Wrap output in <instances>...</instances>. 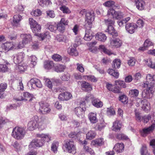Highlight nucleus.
Segmentation results:
<instances>
[{"label":"nucleus","instance_id":"obj_23","mask_svg":"<svg viewBox=\"0 0 155 155\" xmlns=\"http://www.w3.org/2000/svg\"><path fill=\"white\" fill-rule=\"evenodd\" d=\"M85 108H81L77 107L74 109V112L76 115L78 117H82L84 116Z\"/></svg>","mask_w":155,"mask_h":155},{"label":"nucleus","instance_id":"obj_59","mask_svg":"<svg viewBox=\"0 0 155 155\" xmlns=\"http://www.w3.org/2000/svg\"><path fill=\"white\" fill-rule=\"evenodd\" d=\"M151 118V117L150 115H145L142 117V121L144 123H147Z\"/></svg>","mask_w":155,"mask_h":155},{"label":"nucleus","instance_id":"obj_56","mask_svg":"<svg viewBox=\"0 0 155 155\" xmlns=\"http://www.w3.org/2000/svg\"><path fill=\"white\" fill-rule=\"evenodd\" d=\"M115 2L113 1L110 0L105 2L103 5L106 7H111L114 5Z\"/></svg>","mask_w":155,"mask_h":155},{"label":"nucleus","instance_id":"obj_20","mask_svg":"<svg viewBox=\"0 0 155 155\" xmlns=\"http://www.w3.org/2000/svg\"><path fill=\"white\" fill-rule=\"evenodd\" d=\"M122 41L118 38L112 39L110 41V45L113 48H119L122 45Z\"/></svg>","mask_w":155,"mask_h":155},{"label":"nucleus","instance_id":"obj_6","mask_svg":"<svg viewBox=\"0 0 155 155\" xmlns=\"http://www.w3.org/2000/svg\"><path fill=\"white\" fill-rule=\"evenodd\" d=\"M94 19V14L93 12H87L85 14V24L84 26L85 28L91 29Z\"/></svg>","mask_w":155,"mask_h":155},{"label":"nucleus","instance_id":"obj_41","mask_svg":"<svg viewBox=\"0 0 155 155\" xmlns=\"http://www.w3.org/2000/svg\"><path fill=\"white\" fill-rule=\"evenodd\" d=\"M36 57L34 55H32L29 57L28 60L31 62V64L32 67H34L36 64Z\"/></svg>","mask_w":155,"mask_h":155},{"label":"nucleus","instance_id":"obj_63","mask_svg":"<svg viewBox=\"0 0 155 155\" xmlns=\"http://www.w3.org/2000/svg\"><path fill=\"white\" fill-rule=\"evenodd\" d=\"M135 119L138 122H140L142 121V117L140 115V113L138 112L135 113Z\"/></svg>","mask_w":155,"mask_h":155},{"label":"nucleus","instance_id":"obj_30","mask_svg":"<svg viewBox=\"0 0 155 155\" xmlns=\"http://www.w3.org/2000/svg\"><path fill=\"white\" fill-rule=\"evenodd\" d=\"M68 52L70 55L76 56L78 55V53L77 50L76 48H73L72 47H70L68 49Z\"/></svg>","mask_w":155,"mask_h":155},{"label":"nucleus","instance_id":"obj_1","mask_svg":"<svg viewBox=\"0 0 155 155\" xmlns=\"http://www.w3.org/2000/svg\"><path fill=\"white\" fill-rule=\"evenodd\" d=\"M36 128H38L40 130H42L45 128V125L42 118H39L38 116L35 115L28 123L27 128L29 130H33Z\"/></svg>","mask_w":155,"mask_h":155},{"label":"nucleus","instance_id":"obj_47","mask_svg":"<svg viewBox=\"0 0 155 155\" xmlns=\"http://www.w3.org/2000/svg\"><path fill=\"white\" fill-rule=\"evenodd\" d=\"M38 3L40 6L43 7L49 5L51 2L49 0H38Z\"/></svg>","mask_w":155,"mask_h":155},{"label":"nucleus","instance_id":"obj_12","mask_svg":"<svg viewBox=\"0 0 155 155\" xmlns=\"http://www.w3.org/2000/svg\"><path fill=\"white\" fill-rule=\"evenodd\" d=\"M68 21L64 18H61L59 22L57 25V29L61 33L64 32L65 29V26L68 25Z\"/></svg>","mask_w":155,"mask_h":155},{"label":"nucleus","instance_id":"obj_14","mask_svg":"<svg viewBox=\"0 0 155 155\" xmlns=\"http://www.w3.org/2000/svg\"><path fill=\"white\" fill-rule=\"evenodd\" d=\"M154 125L152 124L148 127L144 128L140 130L141 135L143 137H146L154 129Z\"/></svg>","mask_w":155,"mask_h":155},{"label":"nucleus","instance_id":"obj_50","mask_svg":"<svg viewBox=\"0 0 155 155\" xmlns=\"http://www.w3.org/2000/svg\"><path fill=\"white\" fill-rule=\"evenodd\" d=\"M116 137L117 139L120 140H127L128 139V137L123 134H117Z\"/></svg>","mask_w":155,"mask_h":155},{"label":"nucleus","instance_id":"obj_60","mask_svg":"<svg viewBox=\"0 0 155 155\" xmlns=\"http://www.w3.org/2000/svg\"><path fill=\"white\" fill-rule=\"evenodd\" d=\"M45 84L46 86L50 89H52V85L51 82L49 79L46 78L45 79Z\"/></svg>","mask_w":155,"mask_h":155},{"label":"nucleus","instance_id":"obj_5","mask_svg":"<svg viewBox=\"0 0 155 155\" xmlns=\"http://www.w3.org/2000/svg\"><path fill=\"white\" fill-rule=\"evenodd\" d=\"M25 133V130L23 127H17L13 129L12 136L17 140H21L23 138Z\"/></svg>","mask_w":155,"mask_h":155},{"label":"nucleus","instance_id":"obj_13","mask_svg":"<svg viewBox=\"0 0 155 155\" xmlns=\"http://www.w3.org/2000/svg\"><path fill=\"white\" fill-rule=\"evenodd\" d=\"M25 54L24 52H20L15 54L14 58V62L16 64L21 63L25 59Z\"/></svg>","mask_w":155,"mask_h":155},{"label":"nucleus","instance_id":"obj_58","mask_svg":"<svg viewBox=\"0 0 155 155\" xmlns=\"http://www.w3.org/2000/svg\"><path fill=\"white\" fill-rule=\"evenodd\" d=\"M107 113L108 115L112 116L115 114V112L114 109L110 107L107 108Z\"/></svg>","mask_w":155,"mask_h":155},{"label":"nucleus","instance_id":"obj_24","mask_svg":"<svg viewBox=\"0 0 155 155\" xmlns=\"http://www.w3.org/2000/svg\"><path fill=\"white\" fill-rule=\"evenodd\" d=\"M124 145L122 143H118L116 144L113 148L117 153L122 152L124 150Z\"/></svg>","mask_w":155,"mask_h":155},{"label":"nucleus","instance_id":"obj_16","mask_svg":"<svg viewBox=\"0 0 155 155\" xmlns=\"http://www.w3.org/2000/svg\"><path fill=\"white\" fill-rule=\"evenodd\" d=\"M125 28L126 31L130 34H133L137 28L136 24L134 23H128L125 25Z\"/></svg>","mask_w":155,"mask_h":155},{"label":"nucleus","instance_id":"obj_55","mask_svg":"<svg viewBox=\"0 0 155 155\" xmlns=\"http://www.w3.org/2000/svg\"><path fill=\"white\" fill-rule=\"evenodd\" d=\"M14 99L17 101L23 100V94L21 93H17L15 95Z\"/></svg>","mask_w":155,"mask_h":155},{"label":"nucleus","instance_id":"obj_3","mask_svg":"<svg viewBox=\"0 0 155 155\" xmlns=\"http://www.w3.org/2000/svg\"><path fill=\"white\" fill-rule=\"evenodd\" d=\"M154 85L153 83H149L148 81L144 83L143 87L146 88L144 90L142 94V97L146 99H150L153 97Z\"/></svg>","mask_w":155,"mask_h":155},{"label":"nucleus","instance_id":"obj_61","mask_svg":"<svg viewBox=\"0 0 155 155\" xmlns=\"http://www.w3.org/2000/svg\"><path fill=\"white\" fill-rule=\"evenodd\" d=\"M119 97L120 101L124 104H125L127 102V98L125 95L120 96Z\"/></svg>","mask_w":155,"mask_h":155},{"label":"nucleus","instance_id":"obj_42","mask_svg":"<svg viewBox=\"0 0 155 155\" xmlns=\"http://www.w3.org/2000/svg\"><path fill=\"white\" fill-rule=\"evenodd\" d=\"M48 29L51 31H54L57 30V25L54 23H49L47 24Z\"/></svg>","mask_w":155,"mask_h":155},{"label":"nucleus","instance_id":"obj_38","mask_svg":"<svg viewBox=\"0 0 155 155\" xmlns=\"http://www.w3.org/2000/svg\"><path fill=\"white\" fill-rule=\"evenodd\" d=\"M121 64L120 60L119 59H115L113 61L112 67L115 69L120 67Z\"/></svg>","mask_w":155,"mask_h":155},{"label":"nucleus","instance_id":"obj_7","mask_svg":"<svg viewBox=\"0 0 155 155\" xmlns=\"http://www.w3.org/2000/svg\"><path fill=\"white\" fill-rule=\"evenodd\" d=\"M22 41L19 43L18 48L21 49L24 47L25 45L30 42L32 40V37L30 34H22L21 35Z\"/></svg>","mask_w":155,"mask_h":155},{"label":"nucleus","instance_id":"obj_33","mask_svg":"<svg viewBox=\"0 0 155 155\" xmlns=\"http://www.w3.org/2000/svg\"><path fill=\"white\" fill-rule=\"evenodd\" d=\"M141 103L143 104L142 108L144 111H147L150 110V104L147 100H144L141 101Z\"/></svg>","mask_w":155,"mask_h":155},{"label":"nucleus","instance_id":"obj_2","mask_svg":"<svg viewBox=\"0 0 155 155\" xmlns=\"http://www.w3.org/2000/svg\"><path fill=\"white\" fill-rule=\"evenodd\" d=\"M37 137L40 139L32 141L29 145V148L30 149L35 147H41L44 145L45 141L48 142L51 140V136L48 134H37Z\"/></svg>","mask_w":155,"mask_h":155},{"label":"nucleus","instance_id":"obj_48","mask_svg":"<svg viewBox=\"0 0 155 155\" xmlns=\"http://www.w3.org/2000/svg\"><path fill=\"white\" fill-rule=\"evenodd\" d=\"M83 148L85 152L89 153L91 155H94L95 154L94 150L88 146L85 145L84 146Z\"/></svg>","mask_w":155,"mask_h":155},{"label":"nucleus","instance_id":"obj_27","mask_svg":"<svg viewBox=\"0 0 155 155\" xmlns=\"http://www.w3.org/2000/svg\"><path fill=\"white\" fill-rule=\"evenodd\" d=\"M121 127V125L118 120L114 122L112 127V130L116 132L120 131Z\"/></svg>","mask_w":155,"mask_h":155},{"label":"nucleus","instance_id":"obj_44","mask_svg":"<svg viewBox=\"0 0 155 155\" xmlns=\"http://www.w3.org/2000/svg\"><path fill=\"white\" fill-rule=\"evenodd\" d=\"M58 145L59 143L57 141H54L52 143L51 146V150L54 153L57 152Z\"/></svg>","mask_w":155,"mask_h":155},{"label":"nucleus","instance_id":"obj_31","mask_svg":"<svg viewBox=\"0 0 155 155\" xmlns=\"http://www.w3.org/2000/svg\"><path fill=\"white\" fill-rule=\"evenodd\" d=\"M23 100L28 101L31 102L33 98V95L28 92H25L23 93Z\"/></svg>","mask_w":155,"mask_h":155},{"label":"nucleus","instance_id":"obj_39","mask_svg":"<svg viewBox=\"0 0 155 155\" xmlns=\"http://www.w3.org/2000/svg\"><path fill=\"white\" fill-rule=\"evenodd\" d=\"M92 103L94 106L97 108L101 107L103 105L102 102L97 99H94Z\"/></svg>","mask_w":155,"mask_h":155},{"label":"nucleus","instance_id":"obj_8","mask_svg":"<svg viewBox=\"0 0 155 155\" xmlns=\"http://www.w3.org/2000/svg\"><path fill=\"white\" fill-rule=\"evenodd\" d=\"M29 23L30 25V27L33 33L35 35H38L37 34L38 32H40L41 29V26L32 18H29Z\"/></svg>","mask_w":155,"mask_h":155},{"label":"nucleus","instance_id":"obj_35","mask_svg":"<svg viewBox=\"0 0 155 155\" xmlns=\"http://www.w3.org/2000/svg\"><path fill=\"white\" fill-rule=\"evenodd\" d=\"M54 66V63L51 61H46L44 62V67L46 69H50L52 68Z\"/></svg>","mask_w":155,"mask_h":155},{"label":"nucleus","instance_id":"obj_49","mask_svg":"<svg viewBox=\"0 0 155 155\" xmlns=\"http://www.w3.org/2000/svg\"><path fill=\"white\" fill-rule=\"evenodd\" d=\"M141 154V155H150L148 153L147 147L146 145H143L140 150Z\"/></svg>","mask_w":155,"mask_h":155},{"label":"nucleus","instance_id":"obj_32","mask_svg":"<svg viewBox=\"0 0 155 155\" xmlns=\"http://www.w3.org/2000/svg\"><path fill=\"white\" fill-rule=\"evenodd\" d=\"M99 49L101 52H103L108 55H110L113 54V53L110 50L107 49L105 46L104 45H99Z\"/></svg>","mask_w":155,"mask_h":155},{"label":"nucleus","instance_id":"obj_43","mask_svg":"<svg viewBox=\"0 0 155 155\" xmlns=\"http://www.w3.org/2000/svg\"><path fill=\"white\" fill-rule=\"evenodd\" d=\"M65 68V66L61 64H57L54 67L55 71L58 72H62Z\"/></svg>","mask_w":155,"mask_h":155},{"label":"nucleus","instance_id":"obj_40","mask_svg":"<svg viewBox=\"0 0 155 155\" xmlns=\"http://www.w3.org/2000/svg\"><path fill=\"white\" fill-rule=\"evenodd\" d=\"M9 65L10 64L8 62L6 63V64H0V71L3 72L8 71L9 68L7 66Z\"/></svg>","mask_w":155,"mask_h":155},{"label":"nucleus","instance_id":"obj_19","mask_svg":"<svg viewBox=\"0 0 155 155\" xmlns=\"http://www.w3.org/2000/svg\"><path fill=\"white\" fill-rule=\"evenodd\" d=\"M2 48L5 51H8L10 50H14L18 48V46H16L14 45L12 43L10 42H6L3 44Z\"/></svg>","mask_w":155,"mask_h":155},{"label":"nucleus","instance_id":"obj_11","mask_svg":"<svg viewBox=\"0 0 155 155\" xmlns=\"http://www.w3.org/2000/svg\"><path fill=\"white\" fill-rule=\"evenodd\" d=\"M64 146L69 153H72L76 151L75 146L72 140H68L65 141Z\"/></svg>","mask_w":155,"mask_h":155},{"label":"nucleus","instance_id":"obj_15","mask_svg":"<svg viewBox=\"0 0 155 155\" xmlns=\"http://www.w3.org/2000/svg\"><path fill=\"white\" fill-rule=\"evenodd\" d=\"M72 94L70 92H65L60 93L58 96V99L61 101H66L71 99L72 97Z\"/></svg>","mask_w":155,"mask_h":155},{"label":"nucleus","instance_id":"obj_10","mask_svg":"<svg viewBox=\"0 0 155 155\" xmlns=\"http://www.w3.org/2000/svg\"><path fill=\"white\" fill-rule=\"evenodd\" d=\"M40 107L39 112L43 114H46L51 111L49 104L46 102L41 101L39 103Z\"/></svg>","mask_w":155,"mask_h":155},{"label":"nucleus","instance_id":"obj_64","mask_svg":"<svg viewBox=\"0 0 155 155\" xmlns=\"http://www.w3.org/2000/svg\"><path fill=\"white\" fill-rule=\"evenodd\" d=\"M13 146L15 148L17 151H19L21 149V147L20 145L17 141L14 143Z\"/></svg>","mask_w":155,"mask_h":155},{"label":"nucleus","instance_id":"obj_22","mask_svg":"<svg viewBox=\"0 0 155 155\" xmlns=\"http://www.w3.org/2000/svg\"><path fill=\"white\" fill-rule=\"evenodd\" d=\"M134 2L136 8L139 10L142 11L144 9L145 4L143 0H135Z\"/></svg>","mask_w":155,"mask_h":155},{"label":"nucleus","instance_id":"obj_18","mask_svg":"<svg viewBox=\"0 0 155 155\" xmlns=\"http://www.w3.org/2000/svg\"><path fill=\"white\" fill-rule=\"evenodd\" d=\"M104 139L103 138H99L93 140L91 145L95 147H99L104 145Z\"/></svg>","mask_w":155,"mask_h":155},{"label":"nucleus","instance_id":"obj_26","mask_svg":"<svg viewBox=\"0 0 155 155\" xmlns=\"http://www.w3.org/2000/svg\"><path fill=\"white\" fill-rule=\"evenodd\" d=\"M88 118L91 123L92 124L96 123L98 121L97 117V114L96 112L90 113L88 115Z\"/></svg>","mask_w":155,"mask_h":155},{"label":"nucleus","instance_id":"obj_9","mask_svg":"<svg viewBox=\"0 0 155 155\" xmlns=\"http://www.w3.org/2000/svg\"><path fill=\"white\" fill-rule=\"evenodd\" d=\"M107 15L111 16L114 19H120L123 17V14L120 11H116L113 8L109 9L107 11Z\"/></svg>","mask_w":155,"mask_h":155},{"label":"nucleus","instance_id":"obj_25","mask_svg":"<svg viewBox=\"0 0 155 155\" xmlns=\"http://www.w3.org/2000/svg\"><path fill=\"white\" fill-rule=\"evenodd\" d=\"M86 29V33L84 38L86 41H89L92 38L94 35L91 29Z\"/></svg>","mask_w":155,"mask_h":155},{"label":"nucleus","instance_id":"obj_52","mask_svg":"<svg viewBox=\"0 0 155 155\" xmlns=\"http://www.w3.org/2000/svg\"><path fill=\"white\" fill-rule=\"evenodd\" d=\"M153 43L150 40V39L148 38L145 41L143 45L145 47L147 48L150 46H153Z\"/></svg>","mask_w":155,"mask_h":155},{"label":"nucleus","instance_id":"obj_57","mask_svg":"<svg viewBox=\"0 0 155 155\" xmlns=\"http://www.w3.org/2000/svg\"><path fill=\"white\" fill-rule=\"evenodd\" d=\"M115 83L116 85H119L123 88H125L127 87L126 84L123 81H115Z\"/></svg>","mask_w":155,"mask_h":155},{"label":"nucleus","instance_id":"obj_17","mask_svg":"<svg viewBox=\"0 0 155 155\" xmlns=\"http://www.w3.org/2000/svg\"><path fill=\"white\" fill-rule=\"evenodd\" d=\"M80 86L81 89L85 92L91 91L92 90V87L90 84L84 81L80 82Z\"/></svg>","mask_w":155,"mask_h":155},{"label":"nucleus","instance_id":"obj_36","mask_svg":"<svg viewBox=\"0 0 155 155\" xmlns=\"http://www.w3.org/2000/svg\"><path fill=\"white\" fill-rule=\"evenodd\" d=\"M7 87V84L5 83L0 84V98L3 97V92Z\"/></svg>","mask_w":155,"mask_h":155},{"label":"nucleus","instance_id":"obj_29","mask_svg":"<svg viewBox=\"0 0 155 155\" xmlns=\"http://www.w3.org/2000/svg\"><path fill=\"white\" fill-rule=\"evenodd\" d=\"M95 38L98 41L104 42L107 39L106 35L101 32L97 33L95 35Z\"/></svg>","mask_w":155,"mask_h":155},{"label":"nucleus","instance_id":"obj_37","mask_svg":"<svg viewBox=\"0 0 155 155\" xmlns=\"http://www.w3.org/2000/svg\"><path fill=\"white\" fill-rule=\"evenodd\" d=\"M146 64L149 67L153 69H155V62H153L150 58L145 60Z\"/></svg>","mask_w":155,"mask_h":155},{"label":"nucleus","instance_id":"obj_45","mask_svg":"<svg viewBox=\"0 0 155 155\" xmlns=\"http://www.w3.org/2000/svg\"><path fill=\"white\" fill-rule=\"evenodd\" d=\"M108 72L111 75L114 77L115 78H118L119 74L118 72H115L114 70L112 69H108Z\"/></svg>","mask_w":155,"mask_h":155},{"label":"nucleus","instance_id":"obj_54","mask_svg":"<svg viewBox=\"0 0 155 155\" xmlns=\"http://www.w3.org/2000/svg\"><path fill=\"white\" fill-rule=\"evenodd\" d=\"M52 59L55 61L58 62L61 61L62 60V57L60 55L55 54L52 55Z\"/></svg>","mask_w":155,"mask_h":155},{"label":"nucleus","instance_id":"obj_62","mask_svg":"<svg viewBox=\"0 0 155 155\" xmlns=\"http://www.w3.org/2000/svg\"><path fill=\"white\" fill-rule=\"evenodd\" d=\"M27 66L25 65L21 64L18 66V69L19 71L21 72H24L27 69Z\"/></svg>","mask_w":155,"mask_h":155},{"label":"nucleus","instance_id":"obj_34","mask_svg":"<svg viewBox=\"0 0 155 155\" xmlns=\"http://www.w3.org/2000/svg\"><path fill=\"white\" fill-rule=\"evenodd\" d=\"M97 134L94 131L90 130L86 134V138L87 139L91 140L96 136Z\"/></svg>","mask_w":155,"mask_h":155},{"label":"nucleus","instance_id":"obj_28","mask_svg":"<svg viewBox=\"0 0 155 155\" xmlns=\"http://www.w3.org/2000/svg\"><path fill=\"white\" fill-rule=\"evenodd\" d=\"M13 18V26H18L19 25V22L21 20L22 16L19 15H16L14 16Z\"/></svg>","mask_w":155,"mask_h":155},{"label":"nucleus","instance_id":"obj_46","mask_svg":"<svg viewBox=\"0 0 155 155\" xmlns=\"http://www.w3.org/2000/svg\"><path fill=\"white\" fill-rule=\"evenodd\" d=\"M139 91L137 89H132L130 90L129 92L130 95L131 97H137L139 94Z\"/></svg>","mask_w":155,"mask_h":155},{"label":"nucleus","instance_id":"obj_4","mask_svg":"<svg viewBox=\"0 0 155 155\" xmlns=\"http://www.w3.org/2000/svg\"><path fill=\"white\" fill-rule=\"evenodd\" d=\"M104 21L105 24L108 26L105 31L108 32V34L112 35L113 37L117 36L118 35V33L113 26L115 23L114 19L108 18L105 19Z\"/></svg>","mask_w":155,"mask_h":155},{"label":"nucleus","instance_id":"obj_21","mask_svg":"<svg viewBox=\"0 0 155 155\" xmlns=\"http://www.w3.org/2000/svg\"><path fill=\"white\" fill-rule=\"evenodd\" d=\"M30 83L31 87H33V86H36L38 88H41L42 87V84L41 81L36 78L31 79L30 81Z\"/></svg>","mask_w":155,"mask_h":155},{"label":"nucleus","instance_id":"obj_53","mask_svg":"<svg viewBox=\"0 0 155 155\" xmlns=\"http://www.w3.org/2000/svg\"><path fill=\"white\" fill-rule=\"evenodd\" d=\"M42 14V12L39 9H37L31 12V14L34 16H39Z\"/></svg>","mask_w":155,"mask_h":155},{"label":"nucleus","instance_id":"obj_51","mask_svg":"<svg viewBox=\"0 0 155 155\" xmlns=\"http://www.w3.org/2000/svg\"><path fill=\"white\" fill-rule=\"evenodd\" d=\"M60 9L62 12L64 13L69 14L71 13V11L68 7L65 5H63L60 7Z\"/></svg>","mask_w":155,"mask_h":155}]
</instances>
